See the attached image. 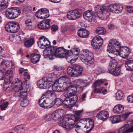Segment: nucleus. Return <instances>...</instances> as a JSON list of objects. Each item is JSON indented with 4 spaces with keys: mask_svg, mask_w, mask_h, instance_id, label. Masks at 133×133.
<instances>
[{
    "mask_svg": "<svg viewBox=\"0 0 133 133\" xmlns=\"http://www.w3.org/2000/svg\"><path fill=\"white\" fill-rule=\"evenodd\" d=\"M89 34V31L84 29H80L78 31V36L81 38H87Z\"/></svg>",
    "mask_w": 133,
    "mask_h": 133,
    "instance_id": "25",
    "label": "nucleus"
},
{
    "mask_svg": "<svg viewBox=\"0 0 133 133\" xmlns=\"http://www.w3.org/2000/svg\"><path fill=\"white\" fill-rule=\"evenodd\" d=\"M83 111V110L76 111V115L66 116L60 123V125L68 130H71L75 122L79 119Z\"/></svg>",
    "mask_w": 133,
    "mask_h": 133,
    "instance_id": "3",
    "label": "nucleus"
},
{
    "mask_svg": "<svg viewBox=\"0 0 133 133\" xmlns=\"http://www.w3.org/2000/svg\"><path fill=\"white\" fill-rule=\"evenodd\" d=\"M96 32L98 35H103L106 33V31L104 28L99 27L97 28L96 30Z\"/></svg>",
    "mask_w": 133,
    "mask_h": 133,
    "instance_id": "38",
    "label": "nucleus"
},
{
    "mask_svg": "<svg viewBox=\"0 0 133 133\" xmlns=\"http://www.w3.org/2000/svg\"><path fill=\"white\" fill-rule=\"evenodd\" d=\"M80 57L82 61L88 65L92 64L94 62L92 53L87 49L83 50V54L80 55Z\"/></svg>",
    "mask_w": 133,
    "mask_h": 133,
    "instance_id": "8",
    "label": "nucleus"
},
{
    "mask_svg": "<svg viewBox=\"0 0 133 133\" xmlns=\"http://www.w3.org/2000/svg\"><path fill=\"white\" fill-rule=\"evenodd\" d=\"M4 72L2 70H0V80H1L4 79V78L3 77L4 76Z\"/></svg>",
    "mask_w": 133,
    "mask_h": 133,
    "instance_id": "58",
    "label": "nucleus"
},
{
    "mask_svg": "<svg viewBox=\"0 0 133 133\" xmlns=\"http://www.w3.org/2000/svg\"><path fill=\"white\" fill-rule=\"evenodd\" d=\"M23 53V50L22 49H20L17 51L18 54H22Z\"/></svg>",
    "mask_w": 133,
    "mask_h": 133,
    "instance_id": "64",
    "label": "nucleus"
},
{
    "mask_svg": "<svg viewBox=\"0 0 133 133\" xmlns=\"http://www.w3.org/2000/svg\"><path fill=\"white\" fill-rule=\"evenodd\" d=\"M9 104L8 102L6 101L3 100L1 101L0 102V107L1 110H5Z\"/></svg>",
    "mask_w": 133,
    "mask_h": 133,
    "instance_id": "35",
    "label": "nucleus"
},
{
    "mask_svg": "<svg viewBox=\"0 0 133 133\" xmlns=\"http://www.w3.org/2000/svg\"><path fill=\"white\" fill-rule=\"evenodd\" d=\"M80 52L79 49L78 48H73L70 51H68L67 52L68 57L69 56H71L73 58L70 60V62L71 63H73L75 60L78 57Z\"/></svg>",
    "mask_w": 133,
    "mask_h": 133,
    "instance_id": "19",
    "label": "nucleus"
},
{
    "mask_svg": "<svg viewBox=\"0 0 133 133\" xmlns=\"http://www.w3.org/2000/svg\"><path fill=\"white\" fill-rule=\"evenodd\" d=\"M126 10L128 13H133V7L127 6L126 7Z\"/></svg>",
    "mask_w": 133,
    "mask_h": 133,
    "instance_id": "53",
    "label": "nucleus"
},
{
    "mask_svg": "<svg viewBox=\"0 0 133 133\" xmlns=\"http://www.w3.org/2000/svg\"><path fill=\"white\" fill-rule=\"evenodd\" d=\"M57 81L58 83L61 84L65 89H66L71 83L70 78L67 76H62L59 77Z\"/></svg>",
    "mask_w": 133,
    "mask_h": 133,
    "instance_id": "15",
    "label": "nucleus"
},
{
    "mask_svg": "<svg viewBox=\"0 0 133 133\" xmlns=\"http://www.w3.org/2000/svg\"><path fill=\"white\" fill-rule=\"evenodd\" d=\"M123 94L121 90L117 91L116 94V98L117 100H121L123 96Z\"/></svg>",
    "mask_w": 133,
    "mask_h": 133,
    "instance_id": "44",
    "label": "nucleus"
},
{
    "mask_svg": "<svg viewBox=\"0 0 133 133\" xmlns=\"http://www.w3.org/2000/svg\"><path fill=\"white\" fill-rule=\"evenodd\" d=\"M78 79L75 80L73 81L72 82H71L70 86L74 87H76L77 86V83L76 81L78 82Z\"/></svg>",
    "mask_w": 133,
    "mask_h": 133,
    "instance_id": "51",
    "label": "nucleus"
},
{
    "mask_svg": "<svg viewBox=\"0 0 133 133\" xmlns=\"http://www.w3.org/2000/svg\"><path fill=\"white\" fill-rule=\"evenodd\" d=\"M107 51L115 55H117L125 58L127 57L130 52L127 47H121L119 43L115 39L111 40L107 47Z\"/></svg>",
    "mask_w": 133,
    "mask_h": 133,
    "instance_id": "1",
    "label": "nucleus"
},
{
    "mask_svg": "<svg viewBox=\"0 0 133 133\" xmlns=\"http://www.w3.org/2000/svg\"><path fill=\"white\" fill-rule=\"evenodd\" d=\"M118 64V62L116 59H112L109 64V71L111 70H112L115 68H116L119 67L117 66Z\"/></svg>",
    "mask_w": 133,
    "mask_h": 133,
    "instance_id": "27",
    "label": "nucleus"
},
{
    "mask_svg": "<svg viewBox=\"0 0 133 133\" xmlns=\"http://www.w3.org/2000/svg\"><path fill=\"white\" fill-rule=\"evenodd\" d=\"M1 67L4 70L6 71L4 74V83H11V81L13 79V72L11 70L8 69L9 68H14V64L12 61L5 60L2 62Z\"/></svg>",
    "mask_w": 133,
    "mask_h": 133,
    "instance_id": "6",
    "label": "nucleus"
},
{
    "mask_svg": "<svg viewBox=\"0 0 133 133\" xmlns=\"http://www.w3.org/2000/svg\"><path fill=\"white\" fill-rule=\"evenodd\" d=\"M55 112H53L51 114H48L44 118L47 121H50L52 120L56 116Z\"/></svg>",
    "mask_w": 133,
    "mask_h": 133,
    "instance_id": "41",
    "label": "nucleus"
},
{
    "mask_svg": "<svg viewBox=\"0 0 133 133\" xmlns=\"http://www.w3.org/2000/svg\"><path fill=\"white\" fill-rule=\"evenodd\" d=\"M104 83V82L102 80H97L95 82L94 84V87L95 88L99 87Z\"/></svg>",
    "mask_w": 133,
    "mask_h": 133,
    "instance_id": "46",
    "label": "nucleus"
},
{
    "mask_svg": "<svg viewBox=\"0 0 133 133\" xmlns=\"http://www.w3.org/2000/svg\"><path fill=\"white\" fill-rule=\"evenodd\" d=\"M109 72L114 75L117 76L121 74V69L119 67H118L109 71Z\"/></svg>",
    "mask_w": 133,
    "mask_h": 133,
    "instance_id": "33",
    "label": "nucleus"
},
{
    "mask_svg": "<svg viewBox=\"0 0 133 133\" xmlns=\"http://www.w3.org/2000/svg\"><path fill=\"white\" fill-rule=\"evenodd\" d=\"M51 28L52 31L53 32L56 31L58 29V27L55 24L52 25L51 27Z\"/></svg>",
    "mask_w": 133,
    "mask_h": 133,
    "instance_id": "52",
    "label": "nucleus"
},
{
    "mask_svg": "<svg viewBox=\"0 0 133 133\" xmlns=\"http://www.w3.org/2000/svg\"><path fill=\"white\" fill-rule=\"evenodd\" d=\"M77 83V86L76 87L78 91L83 90L84 87H86L89 84V82H87L81 79H78Z\"/></svg>",
    "mask_w": 133,
    "mask_h": 133,
    "instance_id": "24",
    "label": "nucleus"
},
{
    "mask_svg": "<svg viewBox=\"0 0 133 133\" xmlns=\"http://www.w3.org/2000/svg\"><path fill=\"white\" fill-rule=\"evenodd\" d=\"M103 89V87H100L99 89L95 88L94 90V92L95 93H100L102 91Z\"/></svg>",
    "mask_w": 133,
    "mask_h": 133,
    "instance_id": "56",
    "label": "nucleus"
},
{
    "mask_svg": "<svg viewBox=\"0 0 133 133\" xmlns=\"http://www.w3.org/2000/svg\"><path fill=\"white\" fill-rule=\"evenodd\" d=\"M125 66L126 68V70L130 71H133V60H129L127 61L125 63Z\"/></svg>",
    "mask_w": 133,
    "mask_h": 133,
    "instance_id": "30",
    "label": "nucleus"
},
{
    "mask_svg": "<svg viewBox=\"0 0 133 133\" xmlns=\"http://www.w3.org/2000/svg\"><path fill=\"white\" fill-rule=\"evenodd\" d=\"M68 50L63 47L51 46L47 47L43 52L44 58L54 59L55 57L59 58L68 57Z\"/></svg>",
    "mask_w": 133,
    "mask_h": 133,
    "instance_id": "2",
    "label": "nucleus"
},
{
    "mask_svg": "<svg viewBox=\"0 0 133 133\" xmlns=\"http://www.w3.org/2000/svg\"><path fill=\"white\" fill-rule=\"evenodd\" d=\"M24 78L25 79H29L30 76L29 74L27 72H25L24 74Z\"/></svg>",
    "mask_w": 133,
    "mask_h": 133,
    "instance_id": "54",
    "label": "nucleus"
},
{
    "mask_svg": "<svg viewBox=\"0 0 133 133\" xmlns=\"http://www.w3.org/2000/svg\"><path fill=\"white\" fill-rule=\"evenodd\" d=\"M94 15V13L93 11L88 10L84 12L83 14V16L85 19L90 21L92 20Z\"/></svg>",
    "mask_w": 133,
    "mask_h": 133,
    "instance_id": "26",
    "label": "nucleus"
},
{
    "mask_svg": "<svg viewBox=\"0 0 133 133\" xmlns=\"http://www.w3.org/2000/svg\"><path fill=\"white\" fill-rule=\"evenodd\" d=\"M65 99L63 101V106L68 108L73 107L78 99L77 96H70L69 94H64Z\"/></svg>",
    "mask_w": 133,
    "mask_h": 133,
    "instance_id": "9",
    "label": "nucleus"
},
{
    "mask_svg": "<svg viewBox=\"0 0 133 133\" xmlns=\"http://www.w3.org/2000/svg\"><path fill=\"white\" fill-rule=\"evenodd\" d=\"M28 92L26 90L23 91L20 90V92H19V96L23 98H25L27 97Z\"/></svg>",
    "mask_w": 133,
    "mask_h": 133,
    "instance_id": "43",
    "label": "nucleus"
},
{
    "mask_svg": "<svg viewBox=\"0 0 133 133\" xmlns=\"http://www.w3.org/2000/svg\"><path fill=\"white\" fill-rule=\"evenodd\" d=\"M8 0H0V9H5L7 7Z\"/></svg>",
    "mask_w": 133,
    "mask_h": 133,
    "instance_id": "37",
    "label": "nucleus"
},
{
    "mask_svg": "<svg viewBox=\"0 0 133 133\" xmlns=\"http://www.w3.org/2000/svg\"><path fill=\"white\" fill-rule=\"evenodd\" d=\"M66 88L68 92L66 94H69L70 96H77L75 95L77 92V90H78L76 87H74L70 85Z\"/></svg>",
    "mask_w": 133,
    "mask_h": 133,
    "instance_id": "28",
    "label": "nucleus"
},
{
    "mask_svg": "<svg viewBox=\"0 0 133 133\" xmlns=\"http://www.w3.org/2000/svg\"><path fill=\"white\" fill-rule=\"evenodd\" d=\"M11 83H13L14 84L17 85H19V87H21L22 85V82L20 79L17 78L14 79L13 82H11Z\"/></svg>",
    "mask_w": 133,
    "mask_h": 133,
    "instance_id": "45",
    "label": "nucleus"
},
{
    "mask_svg": "<svg viewBox=\"0 0 133 133\" xmlns=\"http://www.w3.org/2000/svg\"><path fill=\"white\" fill-rule=\"evenodd\" d=\"M103 39L99 36L95 37L91 41V45L93 48L95 49H98L103 45Z\"/></svg>",
    "mask_w": 133,
    "mask_h": 133,
    "instance_id": "14",
    "label": "nucleus"
},
{
    "mask_svg": "<svg viewBox=\"0 0 133 133\" xmlns=\"http://www.w3.org/2000/svg\"><path fill=\"white\" fill-rule=\"evenodd\" d=\"M132 113V112H130L124 114L123 116V118L124 119H126L128 117L129 115L131 114Z\"/></svg>",
    "mask_w": 133,
    "mask_h": 133,
    "instance_id": "59",
    "label": "nucleus"
},
{
    "mask_svg": "<svg viewBox=\"0 0 133 133\" xmlns=\"http://www.w3.org/2000/svg\"><path fill=\"white\" fill-rule=\"evenodd\" d=\"M130 125L131 127L128 129L129 127V125L127 124H125L118 131V133H128L129 132H133V121L131 122Z\"/></svg>",
    "mask_w": 133,
    "mask_h": 133,
    "instance_id": "20",
    "label": "nucleus"
},
{
    "mask_svg": "<svg viewBox=\"0 0 133 133\" xmlns=\"http://www.w3.org/2000/svg\"><path fill=\"white\" fill-rule=\"evenodd\" d=\"M109 120L112 124L117 123L121 121L119 117H118L116 116H114L110 117L109 118Z\"/></svg>",
    "mask_w": 133,
    "mask_h": 133,
    "instance_id": "36",
    "label": "nucleus"
},
{
    "mask_svg": "<svg viewBox=\"0 0 133 133\" xmlns=\"http://www.w3.org/2000/svg\"><path fill=\"white\" fill-rule=\"evenodd\" d=\"M21 13L18 8L11 7L6 10L5 12V15L9 19H14L19 15Z\"/></svg>",
    "mask_w": 133,
    "mask_h": 133,
    "instance_id": "10",
    "label": "nucleus"
},
{
    "mask_svg": "<svg viewBox=\"0 0 133 133\" xmlns=\"http://www.w3.org/2000/svg\"><path fill=\"white\" fill-rule=\"evenodd\" d=\"M35 15L38 18L45 19L49 16V11L46 8H42L35 13Z\"/></svg>",
    "mask_w": 133,
    "mask_h": 133,
    "instance_id": "17",
    "label": "nucleus"
},
{
    "mask_svg": "<svg viewBox=\"0 0 133 133\" xmlns=\"http://www.w3.org/2000/svg\"><path fill=\"white\" fill-rule=\"evenodd\" d=\"M24 130V128L21 125L16 126L14 129V130L17 133H23Z\"/></svg>",
    "mask_w": 133,
    "mask_h": 133,
    "instance_id": "34",
    "label": "nucleus"
},
{
    "mask_svg": "<svg viewBox=\"0 0 133 133\" xmlns=\"http://www.w3.org/2000/svg\"><path fill=\"white\" fill-rule=\"evenodd\" d=\"M124 109V107L123 105L121 104H118L114 107L113 111L115 113L120 114L123 112Z\"/></svg>",
    "mask_w": 133,
    "mask_h": 133,
    "instance_id": "29",
    "label": "nucleus"
},
{
    "mask_svg": "<svg viewBox=\"0 0 133 133\" xmlns=\"http://www.w3.org/2000/svg\"><path fill=\"white\" fill-rule=\"evenodd\" d=\"M54 105H56L57 107H59L63 104L62 100L60 98H56L54 101H53Z\"/></svg>",
    "mask_w": 133,
    "mask_h": 133,
    "instance_id": "39",
    "label": "nucleus"
},
{
    "mask_svg": "<svg viewBox=\"0 0 133 133\" xmlns=\"http://www.w3.org/2000/svg\"><path fill=\"white\" fill-rule=\"evenodd\" d=\"M38 103L41 107L44 108H50L54 106L53 101L48 98L43 99L42 97L39 99Z\"/></svg>",
    "mask_w": 133,
    "mask_h": 133,
    "instance_id": "16",
    "label": "nucleus"
},
{
    "mask_svg": "<svg viewBox=\"0 0 133 133\" xmlns=\"http://www.w3.org/2000/svg\"><path fill=\"white\" fill-rule=\"evenodd\" d=\"M82 68L77 64H73L69 66L67 69L68 74L71 77L79 76L82 73Z\"/></svg>",
    "mask_w": 133,
    "mask_h": 133,
    "instance_id": "7",
    "label": "nucleus"
},
{
    "mask_svg": "<svg viewBox=\"0 0 133 133\" xmlns=\"http://www.w3.org/2000/svg\"><path fill=\"white\" fill-rule=\"evenodd\" d=\"M5 28L7 31L11 33H16L20 29L19 23L14 22H8L5 25Z\"/></svg>",
    "mask_w": 133,
    "mask_h": 133,
    "instance_id": "12",
    "label": "nucleus"
},
{
    "mask_svg": "<svg viewBox=\"0 0 133 133\" xmlns=\"http://www.w3.org/2000/svg\"><path fill=\"white\" fill-rule=\"evenodd\" d=\"M87 94V92L83 93L82 94L81 96V101L82 102L84 101H85V98Z\"/></svg>",
    "mask_w": 133,
    "mask_h": 133,
    "instance_id": "57",
    "label": "nucleus"
},
{
    "mask_svg": "<svg viewBox=\"0 0 133 133\" xmlns=\"http://www.w3.org/2000/svg\"><path fill=\"white\" fill-rule=\"evenodd\" d=\"M108 27L110 29H112L114 27V25L110 23L108 25Z\"/></svg>",
    "mask_w": 133,
    "mask_h": 133,
    "instance_id": "62",
    "label": "nucleus"
},
{
    "mask_svg": "<svg viewBox=\"0 0 133 133\" xmlns=\"http://www.w3.org/2000/svg\"><path fill=\"white\" fill-rule=\"evenodd\" d=\"M82 12V11L79 9H76L70 11L67 14V17L70 20L76 19L81 16Z\"/></svg>",
    "mask_w": 133,
    "mask_h": 133,
    "instance_id": "13",
    "label": "nucleus"
},
{
    "mask_svg": "<svg viewBox=\"0 0 133 133\" xmlns=\"http://www.w3.org/2000/svg\"><path fill=\"white\" fill-rule=\"evenodd\" d=\"M54 92L53 91L51 90H48L46 91L42 95L41 97H42V99H44V98L49 99L53 95Z\"/></svg>",
    "mask_w": 133,
    "mask_h": 133,
    "instance_id": "32",
    "label": "nucleus"
},
{
    "mask_svg": "<svg viewBox=\"0 0 133 133\" xmlns=\"http://www.w3.org/2000/svg\"><path fill=\"white\" fill-rule=\"evenodd\" d=\"M25 28L26 29L31 30L32 29V22L29 19L25 21Z\"/></svg>",
    "mask_w": 133,
    "mask_h": 133,
    "instance_id": "42",
    "label": "nucleus"
},
{
    "mask_svg": "<svg viewBox=\"0 0 133 133\" xmlns=\"http://www.w3.org/2000/svg\"><path fill=\"white\" fill-rule=\"evenodd\" d=\"M29 103V101L28 99H25L21 102L20 105L21 106L25 107L28 105Z\"/></svg>",
    "mask_w": 133,
    "mask_h": 133,
    "instance_id": "47",
    "label": "nucleus"
},
{
    "mask_svg": "<svg viewBox=\"0 0 133 133\" xmlns=\"http://www.w3.org/2000/svg\"><path fill=\"white\" fill-rule=\"evenodd\" d=\"M15 87L14 86L12 87V90L14 91L16 93L18 94L19 93L20 88L21 87H19V85H15Z\"/></svg>",
    "mask_w": 133,
    "mask_h": 133,
    "instance_id": "48",
    "label": "nucleus"
},
{
    "mask_svg": "<svg viewBox=\"0 0 133 133\" xmlns=\"http://www.w3.org/2000/svg\"><path fill=\"white\" fill-rule=\"evenodd\" d=\"M34 42V39H31L25 41L24 42V45L26 47H30L32 45Z\"/></svg>",
    "mask_w": 133,
    "mask_h": 133,
    "instance_id": "40",
    "label": "nucleus"
},
{
    "mask_svg": "<svg viewBox=\"0 0 133 133\" xmlns=\"http://www.w3.org/2000/svg\"><path fill=\"white\" fill-rule=\"evenodd\" d=\"M40 57V55L38 54H32L31 56L32 63L33 64L37 63L39 61Z\"/></svg>",
    "mask_w": 133,
    "mask_h": 133,
    "instance_id": "31",
    "label": "nucleus"
},
{
    "mask_svg": "<svg viewBox=\"0 0 133 133\" xmlns=\"http://www.w3.org/2000/svg\"><path fill=\"white\" fill-rule=\"evenodd\" d=\"M19 71L20 74H22L25 71L23 68H21L19 70Z\"/></svg>",
    "mask_w": 133,
    "mask_h": 133,
    "instance_id": "63",
    "label": "nucleus"
},
{
    "mask_svg": "<svg viewBox=\"0 0 133 133\" xmlns=\"http://www.w3.org/2000/svg\"><path fill=\"white\" fill-rule=\"evenodd\" d=\"M52 88L54 91L57 92H63L65 89L61 84H59L58 83V81L57 80L53 84Z\"/></svg>",
    "mask_w": 133,
    "mask_h": 133,
    "instance_id": "23",
    "label": "nucleus"
},
{
    "mask_svg": "<svg viewBox=\"0 0 133 133\" xmlns=\"http://www.w3.org/2000/svg\"><path fill=\"white\" fill-rule=\"evenodd\" d=\"M50 42L47 38L44 36H42L40 38L39 41L38 42V44L40 48H45L44 50L47 47L51 46H50Z\"/></svg>",
    "mask_w": 133,
    "mask_h": 133,
    "instance_id": "18",
    "label": "nucleus"
},
{
    "mask_svg": "<svg viewBox=\"0 0 133 133\" xmlns=\"http://www.w3.org/2000/svg\"><path fill=\"white\" fill-rule=\"evenodd\" d=\"M116 9L117 13H121L123 9V6L120 5L116 4Z\"/></svg>",
    "mask_w": 133,
    "mask_h": 133,
    "instance_id": "50",
    "label": "nucleus"
},
{
    "mask_svg": "<svg viewBox=\"0 0 133 133\" xmlns=\"http://www.w3.org/2000/svg\"><path fill=\"white\" fill-rule=\"evenodd\" d=\"M94 123L93 120L90 119L87 120L85 119H81L75 126L76 131L78 133L82 132H89L93 128Z\"/></svg>",
    "mask_w": 133,
    "mask_h": 133,
    "instance_id": "5",
    "label": "nucleus"
},
{
    "mask_svg": "<svg viewBox=\"0 0 133 133\" xmlns=\"http://www.w3.org/2000/svg\"><path fill=\"white\" fill-rule=\"evenodd\" d=\"M50 21V19H47L45 21H43L39 23L38 24V28L42 30H46L49 28Z\"/></svg>",
    "mask_w": 133,
    "mask_h": 133,
    "instance_id": "21",
    "label": "nucleus"
},
{
    "mask_svg": "<svg viewBox=\"0 0 133 133\" xmlns=\"http://www.w3.org/2000/svg\"><path fill=\"white\" fill-rule=\"evenodd\" d=\"M96 117L100 120L105 121L109 117V112L107 111H101L97 114Z\"/></svg>",
    "mask_w": 133,
    "mask_h": 133,
    "instance_id": "22",
    "label": "nucleus"
},
{
    "mask_svg": "<svg viewBox=\"0 0 133 133\" xmlns=\"http://www.w3.org/2000/svg\"><path fill=\"white\" fill-rule=\"evenodd\" d=\"M102 72V69L97 67L95 70V73L97 74H99Z\"/></svg>",
    "mask_w": 133,
    "mask_h": 133,
    "instance_id": "55",
    "label": "nucleus"
},
{
    "mask_svg": "<svg viewBox=\"0 0 133 133\" xmlns=\"http://www.w3.org/2000/svg\"><path fill=\"white\" fill-rule=\"evenodd\" d=\"M5 83V84L4 85L3 88L4 90L7 92H9L11 91L12 90L11 88L8 85L7 86V83Z\"/></svg>",
    "mask_w": 133,
    "mask_h": 133,
    "instance_id": "49",
    "label": "nucleus"
},
{
    "mask_svg": "<svg viewBox=\"0 0 133 133\" xmlns=\"http://www.w3.org/2000/svg\"><path fill=\"white\" fill-rule=\"evenodd\" d=\"M128 102L130 103H133L132 95L129 96L127 97Z\"/></svg>",
    "mask_w": 133,
    "mask_h": 133,
    "instance_id": "60",
    "label": "nucleus"
},
{
    "mask_svg": "<svg viewBox=\"0 0 133 133\" xmlns=\"http://www.w3.org/2000/svg\"><path fill=\"white\" fill-rule=\"evenodd\" d=\"M95 9L98 16H100L103 20H106L109 17V12L116 13V4L104 5L102 6L97 5L95 6Z\"/></svg>",
    "mask_w": 133,
    "mask_h": 133,
    "instance_id": "4",
    "label": "nucleus"
},
{
    "mask_svg": "<svg viewBox=\"0 0 133 133\" xmlns=\"http://www.w3.org/2000/svg\"><path fill=\"white\" fill-rule=\"evenodd\" d=\"M67 28L66 26H63L61 27V30L62 32H64L67 31Z\"/></svg>",
    "mask_w": 133,
    "mask_h": 133,
    "instance_id": "61",
    "label": "nucleus"
},
{
    "mask_svg": "<svg viewBox=\"0 0 133 133\" xmlns=\"http://www.w3.org/2000/svg\"><path fill=\"white\" fill-rule=\"evenodd\" d=\"M51 77H45L39 80L37 83L38 87L41 89L49 88L52 82Z\"/></svg>",
    "mask_w": 133,
    "mask_h": 133,
    "instance_id": "11",
    "label": "nucleus"
}]
</instances>
